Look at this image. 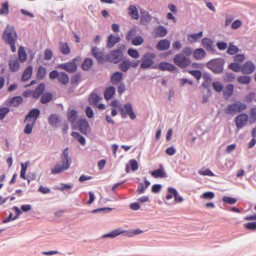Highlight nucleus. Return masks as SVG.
Masks as SVG:
<instances>
[{"label": "nucleus", "mask_w": 256, "mask_h": 256, "mask_svg": "<svg viewBox=\"0 0 256 256\" xmlns=\"http://www.w3.org/2000/svg\"><path fill=\"white\" fill-rule=\"evenodd\" d=\"M62 164H56L52 169L51 174H54L61 173L68 170L72 164V158L69 156L68 148H65L60 156Z\"/></svg>", "instance_id": "obj_1"}, {"label": "nucleus", "mask_w": 256, "mask_h": 256, "mask_svg": "<svg viewBox=\"0 0 256 256\" xmlns=\"http://www.w3.org/2000/svg\"><path fill=\"white\" fill-rule=\"evenodd\" d=\"M124 49V46H122L118 48L111 50L106 56V60L115 64L118 63L123 59V52Z\"/></svg>", "instance_id": "obj_2"}, {"label": "nucleus", "mask_w": 256, "mask_h": 256, "mask_svg": "<svg viewBox=\"0 0 256 256\" xmlns=\"http://www.w3.org/2000/svg\"><path fill=\"white\" fill-rule=\"evenodd\" d=\"M225 61L223 58H218L210 60L207 64V67L216 74L222 72Z\"/></svg>", "instance_id": "obj_3"}, {"label": "nucleus", "mask_w": 256, "mask_h": 256, "mask_svg": "<svg viewBox=\"0 0 256 256\" xmlns=\"http://www.w3.org/2000/svg\"><path fill=\"white\" fill-rule=\"evenodd\" d=\"M2 38L6 44L16 42L18 35L14 26H6L2 33Z\"/></svg>", "instance_id": "obj_4"}, {"label": "nucleus", "mask_w": 256, "mask_h": 256, "mask_svg": "<svg viewBox=\"0 0 256 256\" xmlns=\"http://www.w3.org/2000/svg\"><path fill=\"white\" fill-rule=\"evenodd\" d=\"M156 55L152 52H146L142 56V62L140 64V68L142 69L151 68L153 69L158 68L157 64H154V59Z\"/></svg>", "instance_id": "obj_5"}, {"label": "nucleus", "mask_w": 256, "mask_h": 256, "mask_svg": "<svg viewBox=\"0 0 256 256\" xmlns=\"http://www.w3.org/2000/svg\"><path fill=\"white\" fill-rule=\"evenodd\" d=\"M49 78L52 80L56 78L58 82L63 85L67 84L69 82L68 76L64 72H58L56 70H53L49 74Z\"/></svg>", "instance_id": "obj_6"}, {"label": "nucleus", "mask_w": 256, "mask_h": 256, "mask_svg": "<svg viewBox=\"0 0 256 256\" xmlns=\"http://www.w3.org/2000/svg\"><path fill=\"white\" fill-rule=\"evenodd\" d=\"M173 62L176 65L181 68H186L191 64L189 57L184 56L180 53L176 54L173 58Z\"/></svg>", "instance_id": "obj_7"}, {"label": "nucleus", "mask_w": 256, "mask_h": 256, "mask_svg": "<svg viewBox=\"0 0 256 256\" xmlns=\"http://www.w3.org/2000/svg\"><path fill=\"white\" fill-rule=\"evenodd\" d=\"M246 108V104L240 101H237L232 104L228 105L225 109V112L227 114H234L241 112Z\"/></svg>", "instance_id": "obj_8"}, {"label": "nucleus", "mask_w": 256, "mask_h": 256, "mask_svg": "<svg viewBox=\"0 0 256 256\" xmlns=\"http://www.w3.org/2000/svg\"><path fill=\"white\" fill-rule=\"evenodd\" d=\"M74 60H76V58H74ZM57 68L64 70L69 73H74L77 70V65L74 60L59 64Z\"/></svg>", "instance_id": "obj_9"}, {"label": "nucleus", "mask_w": 256, "mask_h": 256, "mask_svg": "<svg viewBox=\"0 0 256 256\" xmlns=\"http://www.w3.org/2000/svg\"><path fill=\"white\" fill-rule=\"evenodd\" d=\"M79 130L84 134H87L90 131V126L88 122L85 118L79 119L77 122Z\"/></svg>", "instance_id": "obj_10"}, {"label": "nucleus", "mask_w": 256, "mask_h": 256, "mask_svg": "<svg viewBox=\"0 0 256 256\" xmlns=\"http://www.w3.org/2000/svg\"><path fill=\"white\" fill-rule=\"evenodd\" d=\"M91 52L92 55L96 58L98 62L104 63L105 61L106 56L104 55V52L100 50V48L96 46L92 47L91 49Z\"/></svg>", "instance_id": "obj_11"}, {"label": "nucleus", "mask_w": 256, "mask_h": 256, "mask_svg": "<svg viewBox=\"0 0 256 256\" xmlns=\"http://www.w3.org/2000/svg\"><path fill=\"white\" fill-rule=\"evenodd\" d=\"M40 114V110L37 108H34L32 109L28 114L24 118V122H34L36 124V119L39 116Z\"/></svg>", "instance_id": "obj_12"}, {"label": "nucleus", "mask_w": 256, "mask_h": 256, "mask_svg": "<svg viewBox=\"0 0 256 256\" xmlns=\"http://www.w3.org/2000/svg\"><path fill=\"white\" fill-rule=\"evenodd\" d=\"M248 120V116L246 114H241L236 116L235 122L236 127L238 128H242L246 124Z\"/></svg>", "instance_id": "obj_13"}, {"label": "nucleus", "mask_w": 256, "mask_h": 256, "mask_svg": "<svg viewBox=\"0 0 256 256\" xmlns=\"http://www.w3.org/2000/svg\"><path fill=\"white\" fill-rule=\"evenodd\" d=\"M202 44L208 52L214 53L216 52L213 41L209 38H204L202 40Z\"/></svg>", "instance_id": "obj_14"}, {"label": "nucleus", "mask_w": 256, "mask_h": 256, "mask_svg": "<svg viewBox=\"0 0 256 256\" xmlns=\"http://www.w3.org/2000/svg\"><path fill=\"white\" fill-rule=\"evenodd\" d=\"M158 68L160 69L162 71H168L173 72L176 71L178 68L172 64L168 62H161L158 65L157 64Z\"/></svg>", "instance_id": "obj_15"}, {"label": "nucleus", "mask_w": 256, "mask_h": 256, "mask_svg": "<svg viewBox=\"0 0 256 256\" xmlns=\"http://www.w3.org/2000/svg\"><path fill=\"white\" fill-rule=\"evenodd\" d=\"M256 69L254 64L251 61H247L242 66V72L245 74H249L252 73Z\"/></svg>", "instance_id": "obj_16"}, {"label": "nucleus", "mask_w": 256, "mask_h": 256, "mask_svg": "<svg viewBox=\"0 0 256 256\" xmlns=\"http://www.w3.org/2000/svg\"><path fill=\"white\" fill-rule=\"evenodd\" d=\"M23 101L22 98L20 96H15L8 99L6 104L8 106H18L22 103Z\"/></svg>", "instance_id": "obj_17"}, {"label": "nucleus", "mask_w": 256, "mask_h": 256, "mask_svg": "<svg viewBox=\"0 0 256 256\" xmlns=\"http://www.w3.org/2000/svg\"><path fill=\"white\" fill-rule=\"evenodd\" d=\"M120 40V38L118 35L114 36L110 34L106 41V47L108 48H112L114 45L118 42Z\"/></svg>", "instance_id": "obj_18"}, {"label": "nucleus", "mask_w": 256, "mask_h": 256, "mask_svg": "<svg viewBox=\"0 0 256 256\" xmlns=\"http://www.w3.org/2000/svg\"><path fill=\"white\" fill-rule=\"evenodd\" d=\"M45 86L44 83H40L36 88L32 91H30L32 96L34 98H38L44 92Z\"/></svg>", "instance_id": "obj_19"}, {"label": "nucleus", "mask_w": 256, "mask_h": 256, "mask_svg": "<svg viewBox=\"0 0 256 256\" xmlns=\"http://www.w3.org/2000/svg\"><path fill=\"white\" fill-rule=\"evenodd\" d=\"M170 42L166 39L160 40L156 44V48L159 50H168L170 46Z\"/></svg>", "instance_id": "obj_20"}, {"label": "nucleus", "mask_w": 256, "mask_h": 256, "mask_svg": "<svg viewBox=\"0 0 256 256\" xmlns=\"http://www.w3.org/2000/svg\"><path fill=\"white\" fill-rule=\"evenodd\" d=\"M168 32L167 30L162 26H156L154 30V36L155 38H162Z\"/></svg>", "instance_id": "obj_21"}, {"label": "nucleus", "mask_w": 256, "mask_h": 256, "mask_svg": "<svg viewBox=\"0 0 256 256\" xmlns=\"http://www.w3.org/2000/svg\"><path fill=\"white\" fill-rule=\"evenodd\" d=\"M125 231L123 230L121 228H118L108 233L103 234L102 236V238H114L117 236L124 233Z\"/></svg>", "instance_id": "obj_22"}, {"label": "nucleus", "mask_w": 256, "mask_h": 256, "mask_svg": "<svg viewBox=\"0 0 256 256\" xmlns=\"http://www.w3.org/2000/svg\"><path fill=\"white\" fill-rule=\"evenodd\" d=\"M60 122V119L56 114H51L48 116V122L54 128H57Z\"/></svg>", "instance_id": "obj_23"}, {"label": "nucleus", "mask_w": 256, "mask_h": 256, "mask_svg": "<svg viewBox=\"0 0 256 256\" xmlns=\"http://www.w3.org/2000/svg\"><path fill=\"white\" fill-rule=\"evenodd\" d=\"M123 76L122 72H116L112 74L110 77V82L114 85H116L120 83Z\"/></svg>", "instance_id": "obj_24"}, {"label": "nucleus", "mask_w": 256, "mask_h": 256, "mask_svg": "<svg viewBox=\"0 0 256 256\" xmlns=\"http://www.w3.org/2000/svg\"><path fill=\"white\" fill-rule=\"evenodd\" d=\"M152 175L154 178H166L167 174L164 171V168L162 165H160V168L158 170H153L152 172Z\"/></svg>", "instance_id": "obj_25"}, {"label": "nucleus", "mask_w": 256, "mask_h": 256, "mask_svg": "<svg viewBox=\"0 0 256 256\" xmlns=\"http://www.w3.org/2000/svg\"><path fill=\"white\" fill-rule=\"evenodd\" d=\"M194 58L196 60L204 58L206 55V52L202 48L196 49L192 52Z\"/></svg>", "instance_id": "obj_26"}, {"label": "nucleus", "mask_w": 256, "mask_h": 256, "mask_svg": "<svg viewBox=\"0 0 256 256\" xmlns=\"http://www.w3.org/2000/svg\"><path fill=\"white\" fill-rule=\"evenodd\" d=\"M92 65V60L90 58H86L82 62L81 68L84 71H88Z\"/></svg>", "instance_id": "obj_27"}, {"label": "nucleus", "mask_w": 256, "mask_h": 256, "mask_svg": "<svg viewBox=\"0 0 256 256\" xmlns=\"http://www.w3.org/2000/svg\"><path fill=\"white\" fill-rule=\"evenodd\" d=\"M116 88L113 86H110L106 88L104 92V98L107 100H110L115 93Z\"/></svg>", "instance_id": "obj_28"}, {"label": "nucleus", "mask_w": 256, "mask_h": 256, "mask_svg": "<svg viewBox=\"0 0 256 256\" xmlns=\"http://www.w3.org/2000/svg\"><path fill=\"white\" fill-rule=\"evenodd\" d=\"M234 89V86L232 84H228L226 86L223 91V94L226 99L228 98L232 94Z\"/></svg>", "instance_id": "obj_29"}, {"label": "nucleus", "mask_w": 256, "mask_h": 256, "mask_svg": "<svg viewBox=\"0 0 256 256\" xmlns=\"http://www.w3.org/2000/svg\"><path fill=\"white\" fill-rule=\"evenodd\" d=\"M32 67L31 66H28L24 70L23 74L22 76V80L23 82H26L32 76Z\"/></svg>", "instance_id": "obj_30"}, {"label": "nucleus", "mask_w": 256, "mask_h": 256, "mask_svg": "<svg viewBox=\"0 0 256 256\" xmlns=\"http://www.w3.org/2000/svg\"><path fill=\"white\" fill-rule=\"evenodd\" d=\"M126 114L130 116L132 120H134L136 116L133 112L132 105L130 103H127L124 106Z\"/></svg>", "instance_id": "obj_31"}, {"label": "nucleus", "mask_w": 256, "mask_h": 256, "mask_svg": "<svg viewBox=\"0 0 256 256\" xmlns=\"http://www.w3.org/2000/svg\"><path fill=\"white\" fill-rule=\"evenodd\" d=\"M203 32L202 31L196 34H188L187 36L188 40L190 42L193 43L196 42L202 36Z\"/></svg>", "instance_id": "obj_32"}, {"label": "nucleus", "mask_w": 256, "mask_h": 256, "mask_svg": "<svg viewBox=\"0 0 256 256\" xmlns=\"http://www.w3.org/2000/svg\"><path fill=\"white\" fill-rule=\"evenodd\" d=\"M168 193L172 194L174 195V200L176 202H181L184 201V198L178 195V192L174 188H168Z\"/></svg>", "instance_id": "obj_33"}, {"label": "nucleus", "mask_w": 256, "mask_h": 256, "mask_svg": "<svg viewBox=\"0 0 256 256\" xmlns=\"http://www.w3.org/2000/svg\"><path fill=\"white\" fill-rule=\"evenodd\" d=\"M10 68L14 72H16L19 69V62L16 58H10Z\"/></svg>", "instance_id": "obj_34"}, {"label": "nucleus", "mask_w": 256, "mask_h": 256, "mask_svg": "<svg viewBox=\"0 0 256 256\" xmlns=\"http://www.w3.org/2000/svg\"><path fill=\"white\" fill-rule=\"evenodd\" d=\"M100 100V97L94 92H92L90 96L88 98V102L91 105L97 106L98 103Z\"/></svg>", "instance_id": "obj_35"}, {"label": "nucleus", "mask_w": 256, "mask_h": 256, "mask_svg": "<svg viewBox=\"0 0 256 256\" xmlns=\"http://www.w3.org/2000/svg\"><path fill=\"white\" fill-rule=\"evenodd\" d=\"M128 14L134 20H138L139 18L138 10L134 5H130L129 6Z\"/></svg>", "instance_id": "obj_36"}, {"label": "nucleus", "mask_w": 256, "mask_h": 256, "mask_svg": "<svg viewBox=\"0 0 256 256\" xmlns=\"http://www.w3.org/2000/svg\"><path fill=\"white\" fill-rule=\"evenodd\" d=\"M71 135L78 141V142L82 146L86 144V139L84 136H82L79 132H72Z\"/></svg>", "instance_id": "obj_37"}, {"label": "nucleus", "mask_w": 256, "mask_h": 256, "mask_svg": "<svg viewBox=\"0 0 256 256\" xmlns=\"http://www.w3.org/2000/svg\"><path fill=\"white\" fill-rule=\"evenodd\" d=\"M46 75V68L42 66H40L36 72V78L38 80H42Z\"/></svg>", "instance_id": "obj_38"}, {"label": "nucleus", "mask_w": 256, "mask_h": 256, "mask_svg": "<svg viewBox=\"0 0 256 256\" xmlns=\"http://www.w3.org/2000/svg\"><path fill=\"white\" fill-rule=\"evenodd\" d=\"M251 78L248 76H240L238 77L237 81L242 84H247L250 83Z\"/></svg>", "instance_id": "obj_39"}, {"label": "nucleus", "mask_w": 256, "mask_h": 256, "mask_svg": "<svg viewBox=\"0 0 256 256\" xmlns=\"http://www.w3.org/2000/svg\"><path fill=\"white\" fill-rule=\"evenodd\" d=\"M67 116L68 120L72 124H74L77 117V112L75 110H72L68 112Z\"/></svg>", "instance_id": "obj_40"}, {"label": "nucleus", "mask_w": 256, "mask_h": 256, "mask_svg": "<svg viewBox=\"0 0 256 256\" xmlns=\"http://www.w3.org/2000/svg\"><path fill=\"white\" fill-rule=\"evenodd\" d=\"M52 98V94L50 92H45L44 93L42 97L40 100V102L43 104H46L50 102Z\"/></svg>", "instance_id": "obj_41"}, {"label": "nucleus", "mask_w": 256, "mask_h": 256, "mask_svg": "<svg viewBox=\"0 0 256 256\" xmlns=\"http://www.w3.org/2000/svg\"><path fill=\"white\" fill-rule=\"evenodd\" d=\"M18 56L20 60L24 62L26 59V54L24 47L20 46L18 50Z\"/></svg>", "instance_id": "obj_42"}, {"label": "nucleus", "mask_w": 256, "mask_h": 256, "mask_svg": "<svg viewBox=\"0 0 256 256\" xmlns=\"http://www.w3.org/2000/svg\"><path fill=\"white\" fill-rule=\"evenodd\" d=\"M60 52L64 54H68L70 52V48L67 42H60Z\"/></svg>", "instance_id": "obj_43"}, {"label": "nucleus", "mask_w": 256, "mask_h": 256, "mask_svg": "<svg viewBox=\"0 0 256 256\" xmlns=\"http://www.w3.org/2000/svg\"><path fill=\"white\" fill-rule=\"evenodd\" d=\"M130 68L129 60H124L119 64V68L123 72H126Z\"/></svg>", "instance_id": "obj_44"}, {"label": "nucleus", "mask_w": 256, "mask_h": 256, "mask_svg": "<svg viewBox=\"0 0 256 256\" xmlns=\"http://www.w3.org/2000/svg\"><path fill=\"white\" fill-rule=\"evenodd\" d=\"M236 76L234 74L227 72L222 76V80L224 82H231L235 78Z\"/></svg>", "instance_id": "obj_45"}, {"label": "nucleus", "mask_w": 256, "mask_h": 256, "mask_svg": "<svg viewBox=\"0 0 256 256\" xmlns=\"http://www.w3.org/2000/svg\"><path fill=\"white\" fill-rule=\"evenodd\" d=\"M35 124L34 122H28L24 128V134H29L32 132V128Z\"/></svg>", "instance_id": "obj_46"}, {"label": "nucleus", "mask_w": 256, "mask_h": 256, "mask_svg": "<svg viewBox=\"0 0 256 256\" xmlns=\"http://www.w3.org/2000/svg\"><path fill=\"white\" fill-rule=\"evenodd\" d=\"M8 12V2H5L2 4V8L0 9V14L6 16Z\"/></svg>", "instance_id": "obj_47"}, {"label": "nucleus", "mask_w": 256, "mask_h": 256, "mask_svg": "<svg viewBox=\"0 0 256 256\" xmlns=\"http://www.w3.org/2000/svg\"><path fill=\"white\" fill-rule=\"evenodd\" d=\"M81 80V74L80 72L76 73L71 78V83L72 85L78 84Z\"/></svg>", "instance_id": "obj_48"}, {"label": "nucleus", "mask_w": 256, "mask_h": 256, "mask_svg": "<svg viewBox=\"0 0 256 256\" xmlns=\"http://www.w3.org/2000/svg\"><path fill=\"white\" fill-rule=\"evenodd\" d=\"M228 68L229 69L233 70L234 72H239L240 70L242 71V66L238 63L236 62H232L230 63Z\"/></svg>", "instance_id": "obj_49"}, {"label": "nucleus", "mask_w": 256, "mask_h": 256, "mask_svg": "<svg viewBox=\"0 0 256 256\" xmlns=\"http://www.w3.org/2000/svg\"><path fill=\"white\" fill-rule=\"evenodd\" d=\"M238 50L237 46L234 45L232 43H230L227 50V53L230 55L235 54Z\"/></svg>", "instance_id": "obj_50"}, {"label": "nucleus", "mask_w": 256, "mask_h": 256, "mask_svg": "<svg viewBox=\"0 0 256 256\" xmlns=\"http://www.w3.org/2000/svg\"><path fill=\"white\" fill-rule=\"evenodd\" d=\"M193 52L192 49L190 46H186L183 48L180 54L184 55L186 56L189 57Z\"/></svg>", "instance_id": "obj_51"}, {"label": "nucleus", "mask_w": 256, "mask_h": 256, "mask_svg": "<svg viewBox=\"0 0 256 256\" xmlns=\"http://www.w3.org/2000/svg\"><path fill=\"white\" fill-rule=\"evenodd\" d=\"M128 54L130 57L134 58H137L140 56L138 52L136 50L133 48H129L128 50Z\"/></svg>", "instance_id": "obj_52"}, {"label": "nucleus", "mask_w": 256, "mask_h": 256, "mask_svg": "<svg viewBox=\"0 0 256 256\" xmlns=\"http://www.w3.org/2000/svg\"><path fill=\"white\" fill-rule=\"evenodd\" d=\"M10 112V108L8 107L0 108V120H3L6 116Z\"/></svg>", "instance_id": "obj_53"}, {"label": "nucleus", "mask_w": 256, "mask_h": 256, "mask_svg": "<svg viewBox=\"0 0 256 256\" xmlns=\"http://www.w3.org/2000/svg\"><path fill=\"white\" fill-rule=\"evenodd\" d=\"M188 72L198 80H199L202 76V72L200 70H190Z\"/></svg>", "instance_id": "obj_54"}, {"label": "nucleus", "mask_w": 256, "mask_h": 256, "mask_svg": "<svg viewBox=\"0 0 256 256\" xmlns=\"http://www.w3.org/2000/svg\"><path fill=\"white\" fill-rule=\"evenodd\" d=\"M250 121L251 122H254L256 121V108L254 107L250 108Z\"/></svg>", "instance_id": "obj_55"}, {"label": "nucleus", "mask_w": 256, "mask_h": 256, "mask_svg": "<svg viewBox=\"0 0 256 256\" xmlns=\"http://www.w3.org/2000/svg\"><path fill=\"white\" fill-rule=\"evenodd\" d=\"M144 40L140 36H136L132 40V44L134 46H140L143 42Z\"/></svg>", "instance_id": "obj_56"}, {"label": "nucleus", "mask_w": 256, "mask_h": 256, "mask_svg": "<svg viewBox=\"0 0 256 256\" xmlns=\"http://www.w3.org/2000/svg\"><path fill=\"white\" fill-rule=\"evenodd\" d=\"M222 201L225 203L233 204L236 202V199L230 196H224L222 198Z\"/></svg>", "instance_id": "obj_57"}, {"label": "nucleus", "mask_w": 256, "mask_h": 256, "mask_svg": "<svg viewBox=\"0 0 256 256\" xmlns=\"http://www.w3.org/2000/svg\"><path fill=\"white\" fill-rule=\"evenodd\" d=\"M72 186H73V184H72L61 183L60 184V186L58 187L57 188V190H60V191H63L65 190L70 189L71 188H72Z\"/></svg>", "instance_id": "obj_58"}, {"label": "nucleus", "mask_w": 256, "mask_h": 256, "mask_svg": "<svg viewBox=\"0 0 256 256\" xmlns=\"http://www.w3.org/2000/svg\"><path fill=\"white\" fill-rule=\"evenodd\" d=\"M214 89L217 92H220L223 88V85L218 82H214L212 83Z\"/></svg>", "instance_id": "obj_59"}, {"label": "nucleus", "mask_w": 256, "mask_h": 256, "mask_svg": "<svg viewBox=\"0 0 256 256\" xmlns=\"http://www.w3.org/2000/svg\"><path fill=\"white\" fill-rule=\"evenodd\" d=\"M151 20V16L147 12H144L141 15V20L142 22H148Z\"/></svg>", "instance_id": "obj_60"}, {"label": "nucleus", "mask_w": 256, "mask_h": 256, "mask_svg": "<svg viewBox=\"0 0 256 256\" xmlns=\"http://www.w3.org/2000/svg\"><path fill=\"white\" fill-rule=\"evenodd\" d=\"M129 164L130 165L132 171H136L138 168V164L137 161L134 159L130 160Z\"/></svg>", "instance_id": "obj_61"}, {"label": "nucleus", "mask_w": 256, "mask_h": 256, "mask_svg": "<svg viewBox=\"0 0 256 256\" xmlns=\"http://www.w3.org/2000/svg\"><path fill=\"white\" fill-rule=\"evenodd\" d=\"M216 46L220 50H226L228 47V44L226 42H224L218 41L216 42Z\"/></svg>", "instance_id": "obj_62"}, {"label": "nucleus", "mask_w": 256, "mask_h": 256, "mask_svg": "<svg viewBox=\"0 0 256 256\" xmlns=\"http://www.w3.org/2000/svg\"><path fill=\"white\" fill-rule=\"evenodd\" d=\"M52 57V53L50 50L46 49L44 53V58L46 60H49Z\"/></svg>", "instance_id": "obj_63"}, {"label": "nucleus", "mask_w": 256, "mask_h": 256, "mask_svg": "<svg viewBox=\"0 0 256 256\" xmlns=\"http://www.w3.org/2000/svg\"><path fill=\"white\" fill-rule=\"evenodd\" d=\"M244 227L250 230H256V222H248L244 224Z\"/></svg>", "instance_id": "obj_64"}]
</instances>
